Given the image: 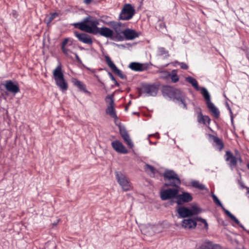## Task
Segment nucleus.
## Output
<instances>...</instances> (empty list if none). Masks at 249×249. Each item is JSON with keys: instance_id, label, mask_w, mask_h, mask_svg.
Wrapping results in <instances>:
<instances>
[{"instance_id": "1", "label": "nucleus", "mask_w": 249, "mask_h": 249, "mask_svg": "<svg viewBox=\"0 0 249 249\" xmlns=\"http://www.w3.org/2000/svg\"><path fill=\"white\" fill-rule=\"evenodd\" d=\"M99 24V20L89 16L84 18L81 22L74 23L72 25L75 28L88 33L94 35L99 34L101 36L112 39L114 34L113 30L106 27L99 28L97 27Z\"/></svg>"}, {"instance_id": "2", "label": "nucleus", "mask_w": 249, "mask_h": 249, "mask_svg": "<svg viewBox=\"0 0 249 249\" xmlns=\"http://www.w3.org/2000/svg\"><path fill=\"white\" fill-rule=\"evenodd\" d=\"M165 183L164 187H173L162 190L160 193V196L162 200H166L173 198L177 200L178 194V188L181 184V181L178 175L172 170H166L163 174Z\"/></svg>"}, {"instance_id": "3", "label": "nucleus", "mask_w": 249, "mask_h": 249, "mask_svg": "<svg viewBox=\"0 0 249 249\" xmlns=\"http://www.w3.org/2000/svg\"><path fill=\"white\" fill-rule=\"evenodd\" d=\"M53 76L57 86L62 91H66L68 85L64 78L61 64L58 65L53 71Z\"/></svg>"}, {"instance_id": "4", "label": "nucleus", "mask_w": 249, "mask_h": 249, "mask_svg": "<svg viewBox=\"0 0 249 249\" xmlns=\"http://www.w3.org/2000/svg\"><path fill=\"white\" fill-rule=\"evenodd\" d=\"M197 222H200L204 224V227H201V229L206 230L208 229L209 225L207 221L200 217L183 219L182 221L181 227L185 229H195L197 225Z\"/></svg>"}, {"instance_id": "5", "label": "nucleus", "mask_w": 249, "mask_h": 249, "mask_svg": "<svg viewBox=\"0 0 249 249\" xmlns=\"http://www.w3.org/2000/svg\"><path fill=\"white\" fill-rule=\"evenodd\" d=\"M116 179L124 191H128L132 189L131 183L127 177L121 172L115 171Z\"/></svg>"}, {"instance_id": "6", "label": "nucleus", "mask_w": 249, "mask_h": 249, "mask_svg": "<svg viewBox=\"0 0 249 249\" xmlns=\"http://www.w3.org/2000/svg\"><path fill=\"white\" fill-rule=\"evenodd\" d=\"M135 10L130 4H125L120 14L119 19L128 20L132 18L135 15Z\"/></svg>"}, {"instance_id": "7", "label": "nucleus", "mask_w": 249, "mask_h": 249, "mask_svg": "<svg viewBox=\"0 0 249 249\" xmlns=\"http://www.w3.org/2000/svg\"><path fill=\"white\" fill-rule=\"evenodd\" d=\"M170 99H173L174 101L176 100V102L184 109H187L185 96L180 89L175 88Z\"/></svg>"}, {"instance_id": "8", "label": "nucleus", "mask_w": 249, "mask_h": 249, "mask_svg": "<svg viewBox=\"0 0 249 249\" xmlns=\"http://www.w3.org/2000/svg\"><path fill=\"white\" fill-rule=\"evenodd\" d=\"M159 86L156 84H144L142 86L141 93L145 94L148 96H156L158 90Z\"/></svg>"}, {"instance_id": "9", "label": "nucleus", "mask_w": 249, "mask_h": 249, "mask_svg": "<svg viewBox=\"0 0 249 249\" xmlns=\"http://www.w3.org/2000/svg\"><path fill=\"white\" fill-rule=\"evenodd\" d=\"M105 100L107 102L109 103V105L107 106L106 112L107 114L109 115L112 118L117 119L118 117L116 114L115 110H114V95H108L105 99Z\"/></svg>"}, {"instance_id": "10", "label": "nucleus", "mask_w": 249, "mask_h": 249, "mask_svg": "<svg viewBox=\"0 0 249 249\" xmlns=\"http://www.w3.org/2000/svg\"><path fill=\"white\" fill-rule=\"evenodd\" d=\"M105 60L108 66L111 69L113 72L118 76L122 79H126V76L124 74L122 71L120 70L114 64L108 55H106Z\"/></svg>"}, {"instance_id": "11", "label": "nucleus", "mask_w": 249, "mask_h": 249, "mask_svg": "<svg viewBox=\"0 0 249 249\" xmlns=\"http://www.w3.org/2000/svg\"><path fill=\"white\" fill-rule=\"evenodd\" d=\"M193 197L190 193L183 192L181 194H178L177 200L174 202L178 205H181L183 203L191 201Z\"/></svg>"}, {"instance_id": "12", "label": "nucleus", "mask_w": 249, "mask_h": 249, "mask_svg": "<svg viewBox=\"0 0 249 249\" xmlns=\"http://www.w3.org/2000/svg\"><path fill=\"white\" fill-rule=\"evenodd\" d=\"M74 33L80 41L88 45H92L93 43L92 38L88 34L79 33L77 31H75Z\"/></svg>"}, {"instance_id": "13", "label": "nucleus", "mask_w": 249, "mask_h": 249, "mask_svg": "<svg viewBox=\"0 0 249 249\" xmlns=\"http://www.w3.org/2000/svg\"><path fill=\"white\" fill-rule=\"evenodd\" d=\"M129 68L134 71H142L147 70L149 68V65L148 63L132 62L129 64Z\"/></svg>"}, {"instance_id": "14", "label": "nucleus", "mask_w": 249, "mask_h": 249, "mask_svg": "<svg viewBox=\"0 0 249 249\" xmlns=\"http://www.w3.org/2000/svg\"><path fill=\"white\" fill-rule=\"evenodd\" d=\"M111 26L116 33V37L118 40L120 41L123 40L124 37L121 35V34H123V31L121 29V28L123 26H124V25L120 22H113L111 23Z\"/></svg>"}, {"instance_id": "15", "label": "nucleus", "mask_w": 249, "mask_h": 249, "mask_svg": "<svg viewBox=\"0 0 249 249\" xmlns=\"http://www.w3.org/2000/svg\"><path fill=\"white\" fill-rule=\"evenodd\" d=\"M111 145L113 148L118 153L122 154H127L128 153V150L119 141L112 142Z\"/></svg>"}, {"instance_id": "16", "label": "nucleus", "mask_w": 249, "mask_h": 249, "mask_svg": "<svg viewBox=\"0 0 249 249\" xmlns=\"http://www.w3.org/2000/svg\"><path fill=\"white\" fill-rule=\"evenodd\" d=\"M177 212L179 215L178 217L186 218L193 216L191 209L184 206H180L178 208Z\"/></svg>"}, {"instance_id": "17", "label": "nucleus", "mask_w": 249, "mask_h": 249, "mask_svg": "<svg viewBox=\"0 0 249 249\" xmlns=\"http://www.w3.org/2000/svg\"><path fill=\"white\" fill-rule=\"evenodd\" d=\"M5 87L7 91L14 94H16L20 91L18 84H14L11 80L6 81Z\"/></svg>"}, {"instance_id": "18", "label": "nucleus", "mask_w": 249, "mask_h": 249, "mask_svg": "<svg viewBox=\"0 0 249 249\" xmlns=\"http://www.w3.org/2000/svg\"><path fill=\"white\" fill-rule=\"evenodd\" d=\"M225 156V160L229 161V165L231 168H233L237 165V156L236 157L234 156L233 154L230 151L226 152Z\"/></svg>"}, {"instance_id": "19", "label": "nucleus", "mask_w": 249, "mask_h": 249, "mask_svg": "<svg viewBox=\"0 0 249 249\" xmlns=\"http://www.w3.org/2000/svg\"><path fill=\"white\" fill-rule=\"evenodd\" d=\"M123 34L126 40H133L139 36L138 33L134 30L126 29L123 30Z\"/></svg>"}, {"instance_id": "20", "label": "nucleus", "mask_w": 249, "mask_h": 249, "mask_svg": "<svg viewBox=\"0 0 249 249\" xmlns=\"http://www.w3.org/2000/svg\"><path fill=\"white\" fill-rule=\"evenodd\" d=\"M199 249H220V246L213 244L210 241H206L199 247Z\"/></svg>"}, {"instance_id": "21", "label": "nucleus", "mask_w": 249, "mask_h": 249, "mask_svg": "<svg viewBox=\"0 0 249 249\" xmlns=\"http://www.w3.org/2000/svg\"><path fill=\"white\" fill-rule=\"evenodd\" d=\"M175 88L170 86H164L162 89V93L164 97H168L170 98L172 97Z\"/></svg>"}, {"instance_id": "22", "label": "nucleus", "mask_w": 249, "mask_h": 249, "mask_svg": "<svg viewBox=\"0 0 249 249\" xmlns=\"http://www.w3.org/2000/svg\"><path fill=\"white\" fill-rule=\"evenodd\" d=\"M72 82L73 85L77 87L81 91L84 93H89L86 89V87L82 82L77 79H73Z\"/></svg>"}, {"instance_id": "23", "label": "nucleus", "mask_w": 249, "mask_h": 249, "mask_svg": "<svg viewBox=\"0 0 249 249\" xmlns=\"http://www.w3.org/2000/svg\"><path fill=\"white\" fill-rule=\"evenodd\" d=\"M207 106L213 116L216 118H218L220 115V112L218 108H217L211 102L210 103H207Z\"/></svg>"}, {"instance_id": "24", "label": "nucleus", "mask_w": 249, "mask_h": 249, "mask_svg": "<svg viewBox=\"0 0 249 249\" xmlns=\"http://www.w3.org/2000/svg\"><path fill=\"white\" fill-rule=\"evenodd\" d=\"M213 142L215 143L216 147L219 151H221L224 147V143L221 139L216 136H212Z\"/></svg>"}, {"instance_id": "25", "label": "nucleus", "mask_w": 249, "mask_h": 249, "mask_svg": "<svg viewBox=\"0 0 249 249\" xmlns=\"http://www.w3.org/2000/svg\"><path fill=\"white\" fill-rule=\"evenodd\" d=\"M144 169L151 177H155L156 169L154 167L148 164H146L144 166Z\"/></svg>"}, {"instance_id": "26", "label": "nucleus", "mask_w": 249, "mask_h": 249, "mask_svg": "<svg viewBox=\"0 0 249 249\" xmlns=\"http://www.w3.org/2000/svg\"><path fill=\"white\" fill-rule=\"evenodd\" d=\"M191 185L196 188H197L200 190H205L207 189L205 186L200 183L198 181L193 180L191 181Z\"/></svg>"}, {"instance_id": "27", "label": "nucleus", "mask_w": 249, "mask_h": 249, "mask_svg": "<svg viewBox=\"0 0 249 249\" xmlns=\"http://www.w3.org/2000/svg\"><path fill=\"white\" fill-rule=\"evenodd\" d=\"M185 80H186V81L188 82V83L191 84L194 87V88L196 89L197 90H199V87H198V83H197V82L196 80V79H195V78H194L191 76H188L185 78Z\"/></svg>"}, {"instance_id": "28", "label": "nucleus", "mask_w": 249, "mask_h": 249, "mask_svg": "<svg viewBox=\"0 0 249 249\" xmlns=\"http://www.w3.org/2000/svg\"><path fill=\"white\" fill-rule=\"evenodd\" d=\"M168 76L171 78V81L173 83H176L179 80L178 76L177 74V71L175 70H173L171 73H168Z\"/></svg>"}, {"instance_id": "29", "label": "nucleus", "mask_w": 249, "mask_h": 249, "mask_svg": "<svg viewBox=\"0 0 249 249\" xmlns=\"http://www.w3.org/2000/svg\"><path fill=\"white\" fill-rule=\"evenodd\" d=\"M201 93L202 94L204 98L206 100V103H210L211 102L210 94L206 88H201Z\"/></svg>"}, {"instance_id": "30", "label": "nucleus", "mask_w": 249, "mask_h": 249, "mask_svg": "<svg viewBox=\"0 0 249 249\" xmlns=\"http://www.w3.org/2000/svg\"><path fill=\"white\" fill-rule=\"evenodd\" d=\"M122 138L130 148H132L134 147L133 143L132 142L128 134L122 137Z\"/></svg>"}, {"instance_id": "31", "label": "nucleus", "mask_w": 249, "mask_h": 249, "mask_svg": "<svg viewBox=\"0 0 249 249\" xmlns=\"http://www.w3.org/2000/svg\"><path fill=\"white\" fill-rule=\"evenodd\" d=\"M58 16V14L55 12L53 13L50 14V15L47 17L45 18V21H46L47 24H50L54 18H55L57 17Z\"/></svg>"}, {"instance_id": "32", "label": "nucleus", "mask_w": 249, "mask_h": 249, "mask_svg": "<svg viewBox=\"0 0 249 249\" xmlns=\"http://www.w3.org/2000/svg\"><path fill=\"white\" fill-rule=\"evenodd\" d=\"M191 211L193 213V215H194L200 213L202 212V210L196 205H194L192 206V209H191Z\"/></svg>"}, {"instance_id": "33", "label": "nucleus", "mask_w": 249, "mask_h": 249, "mask_svg": "<svg viewBox=\"0 0 249 249\" xmlns=\"http://www.w3.org/2000/svg\"><path fill=\"white\" fill-rule=\"evenodd\" d=\"M212 196L213 197V200L214 202L216 204V205L220 207H223V204L221 203L219 199L217 198V197L214 194H212Z\"/></svg>"}, {"instance_id": "34", "label": "nucleus", "mask_w": 249, "mask_h": 249, "mask_svg": "<svg viewBox=\"0 0 249 249\" xmlns=\"http://www.w3.org/2000/svg\"><path fill=\"white\" fill-rule=\"evenodd\" d=\"M197 120L199 123L203 124L204 115L202 114L201 111H199L198 112L197 116Z\"/></svg>"}, {"instance_id": "35", "label": "nucleus", "mask_w": 249, "mask_h": 249, "mask_svg": "<svg viewBox=\"0 0 249 249\" xmlns=\"http://www.w3.org/2000/svg\"><path fill=\"white\" fill-rule=\"evenodd\" d=\"M197 120L199 123L203 124L204 115L202 114L201 111H199L198 112L197 116Z\"/></svg>"}, {"instance_id": "36", "label": "nucleus", "mask_w": 249, "mask_h": 249, "mask_svg": "<svg viewBox=\"0 0 249 249\" xmlns=\"http://www.w3.org/2000/svg\"><path fill=\"white\" fill-rule=\"evenodd\" d=\"M158 53L160 55H166L168 52L164 48L160 47L158 49Z\"/></svg>"}, {"instance_id": "37", "label": "nucleus", "mask_w": 249, "mask_h": 249, "mask_svg": "<svg viewBox=\"0 0 249 249\" xmlns=\"http://www.w3.org/2000/svg\"><path fill=\"white\" fill-rule=\"evenodd\" d=\"M119 131L121 137L124 136L125 135L128 134L127 131L124 127L120 126Z\"/></svg>"}, {"instance_id": "38", "label": "nucleus", "mask_w": 249, "mask_h": 249, "mask_svg": "<svg viewBox=\"0 0 249 249\" xmlns=\"http://www.w3.org/2000/svg\"><path fill=\"white\" fill-rule=\"evenodd\" d=\"M159 26L160 27V29H163V28H166V25L165 22H163V20H160V19H159Z\"/></svg>"}, {"instance_id": "39", "label": "nucleus", "mask_w": 249, "mask_h": 249, "mask_svg": "<svg viewBox=\"0 0 249 249\" xmlns=\"http://www.w3.org/2000/svg\"><path fill=\"white\" fill-rule=\"evenodd\" d=\"M210 122H211V119L209 118V117L208 116H206V115L204 116V115L203 124H209L210 123Z\"/></svg>"}, {"instance_id": "40", "label": "nucleus", "mask_w": 249, "mask_h": 249, "mask_svg": "<svg viewBox=\"0 0 249 249\" xmlns=\"http://www.w3.org/2000/svg\"><path fill=\"white\" fill-rule=\"evenodd\" d=\"M179 64L180 65V68L182 69H183V70H187V69H188V65L186 63H183V62H181V63H179Z\"/></svg>"}, {"instance_id": "41", "label": "nucleus", "mask_w": 249, "mask_h": 249, "mask_svg": "<svg viewBox=\"0 0 249 249\" xmlns=\"http://www.w3.org/2000/svg\"><path fill=\"white\" fill-rule=\"evenodd\" d=\"M68 41H69V38H65L62 43L61 48L65 47V46L68 43Z\"/></svg>"}, {"instance_id": "42", "label": "nucleus", "mask_w": 249, "mask_h": 249, "mask_svg": "<svg viewBox=\"0 0 249 249\" xmlns=\"http://www.w3.org/2000/svg\"><path fill=\"white\" fill-rule=\"evenodd\" d=\"M61 50L63 52V53L66 55H68V52L70 51L69 49H68L66 48L65 47L61 48Z\"/></svg>"}, {"instance_id": "43", "label": "nucleus", "mask_w": 249, "mask_h": 249, "mask_svg": "<svg viewBox=\"0 0 249 249\" xmlns=\"http://www.w3.org/2000/svg\"><path fill=\"white\" fill-rule=\"evenodd\" d=\"M231 220L235 222L238 225L240 223V221L235 217V216L231 219Z\"/></svg>"}, {"instance_id": "44", "label": "nucleus", "mask_w": 249, "mask_h": 249, "mask_svg": "<svg viewBox=\"0 0 249 249\" xmlns=\"http://www.w3.org/2000/svg\"><path fill=\"white\" fill-rule=\"evenodd\" d=\"M227 106H228V109L230 110V113H231V122L233 121V116H232V111H231V108L230 107L229 105L227 104Z\"/></svg>"}, {"instance_id": "45", "label": "nucleus", "mask_w": 249, "mask_h": 249, "mask_svg": "<svg viewBox=\"0 0 249 249\" xmlns=\"http://www.w3.org/2000/svg\"><path fill=\"white\" fill-rule=\"evenodd\" d=\"M109 76V77L110 78V79L113 81H115V77H114V76L113 75V74L110 72H108V73Z\"/></svg>"}, {"instance_id": "46", "label": "nucleus", "mask_w": 249, "mask_h": 249, "mask_svg": "<svg viewBox=\"0 0 249 249\" xmlns=\"http://www.w3.org/2000/svg\"><path fill=\"white\" fill-rule=\"evenodd\" d=\"M75 56L77 62L79 63H81V60L76 53H75Z\"/></svg>"}, {"instance_id": "47", "label": "nucleus", "mask_w": 249, "mask_h": 249, "mask_svg": "<svg viewBox=\"0 0 249 249\" xmlns=\"http://www.w3.org/2000/svg\"><path fill=\"white\" fill-rule=\"evenodd\" d=\"M222 210H223V211L224 212V213L227 215V214H228L229 213V212H230V211H229L228 210H226L224 207V206H223V207H221Z\"/></svg>"}, {"instance_id": "48", "label": "nucleus", "mask_w": 249, "mask_h": 249, "mask_svg": "<svg viewBox=\"0 0 249 249\" xmlns=\"http://www.w3.org/2000/svg\"><path fill=\"white\" fill-rule=\"evenodd\" d=\"M92 0H84V2L86 4H89Z\"/></svg>"}, {"instance_id": "49", "label": "nucleus", "mask_w": 249, "mask_h": 249, "mask_svg": "<svg viewBox=\"0 0 249 249\" xmlns=\"http://www.w3.org/2000/svg\"><path fill=\"white\" fill-rule=\"evenodd\" d=\"M227 215L231 219L234 215H233L232 213H231V212H229L228 214H227Z\"/></svg>"}, {"instance_id": "50", "label": "nucleus", "mask_w": 249, "mask_h": 249, "mask_svg": "<svg viewBox=\"0 0 249 249\" xmlns=\"http://www.w3.org/2000/svg\"><path fill=\"white\" fill-rule=\"evenodd\" d=\"M238 226H239L240 227H241V228H242V229H243V230H246V229H245V227H244V226H243L242 224L240 223V224H239V225H238Z\"/></svg>"}, {"instance_id": "51", "label": "nucleus", "mask_w": 249, "mask_h": 249, "mask_svg": "<svg viewBox=\"0 0 249 249\" xmlns=\"http://www.w3.org/2000/svg\"><path fill=\"white\" fill-rule=\"evenodd\" d=\"M114 83H115V84L116 86L117 87H119V83L117 82V81L115 80V81H114Z\"/></svg>"}, {"instance_id": "52", "label": "nucleus", "mask_w": 249, "mask_h": 249, "mask_svg": "<svg viewBox=\"0 0 249 249\" xmlns=\"http://www.w3.org/2000/svg\"><path fill=\"white\" fill-rule=\"evenodd\" d=\"M238 160L240 162H242V159H241V158L240 157V156H239V158L238 157Z\"/></svg>"}, {"instance_id": "53", "label": "nucleus", "mask_w": 249, "mask_h": 249, "mask_svg": "<svg viewBox=\"0 0 249 249\" xmlns=\"http://www.w3.org/2000/svg\"><path fill=\"white\" fill-rule=\"evenodd\" d=\"M200 222V223L198 224V225L199 226H201L202 224H203V225H204V224H203V223L200 222Z\"/></svg>"}, {"instance_id": "54", "label": "nucleus", "mask_w": 249, "mask_h": 249, "mask_svg": "<svg viewBox=\"0 0 249 249\" xmlns=\"http://www.w3.org/2000/svg\"><path fill=\"white\" fill-rule=\"evenodd\" d=\"M128 110V106H126L125 107V111H127Z\"/></svg>"}, {"instance_id": "55", "label": "nucleus", "mask_w": 249, "mask_h": 249, "mask_svg": "<svg viewBox=\"0 0 249 249\" xmlns=\"http://www.w3.org/2000/svg\"><path fill=\"white\" fill-rule=\"evenodd\" d=\"M247 166L248 169H249V163H248Z\"/></svg>"}, {"instance_id": "56", "label": "nucleus", "mask_w": 249, "mask_h": 249, "mask_svg": "<svg viewBox=\"0 0 249 249\" xmlns=\"http://www.w3.org/2000/svg\"><path fill=\"white\" fill-rule=\"evenodd\" d=\"M247 193L249 194V188H247Z\"/></svg>"}, {"instance_id": "57", "label": "nucleus", "mask_w": 249, "mask_h": 249, "mask_svg": "<svg viewBox=\"0 0 249 249\" xmlns=\"http://www.w3.org/2000/svg\"><path fill=\"white\" fill-rule=\"evenodd\" d=\"M80 48L81 50H84V48H82V47Z\"/></svg>"}, {"instance_id": "58", "label": "nucleus", "mask_w": 249, "mask_h": 249, "mask_svg": "<svg viewBox=\"0 0 249 249\" xmlns=\"http://www.w3.org/2000/svg\"><path fill=\"white\" fill-rule=\"evenodd\" d=\"M247 56L248 58L249 59V56L248 54L247 55Z\"/></svg>"}, {"instance_id": "59", "label": "nucleus", "mask_w": 249, "mask_h": 249, "mask_svg": "<svg viewBox=\"0 0 249 249\" xmlns=\"http://www.w3.org/2000/svg\"><path fill=\"white\" fill-rule=\"evenodd\" d=\"M131 104V101H129V103H128V105H129V104Z\"/></svg>"}, {"instance_id": "60", "label": "nucleus", "mask_w": 249, "mask_h": 249, "mask_svg": "<svg viewBox=\"0 0 249 249\" xmlns=\"http://www.w3.org/2000/svg\"><path fill=\"white\" fill-rule=\"evenodd\" d=\"M245 249L244 248H243V249Z\"/></svg>"}]
</instances>
